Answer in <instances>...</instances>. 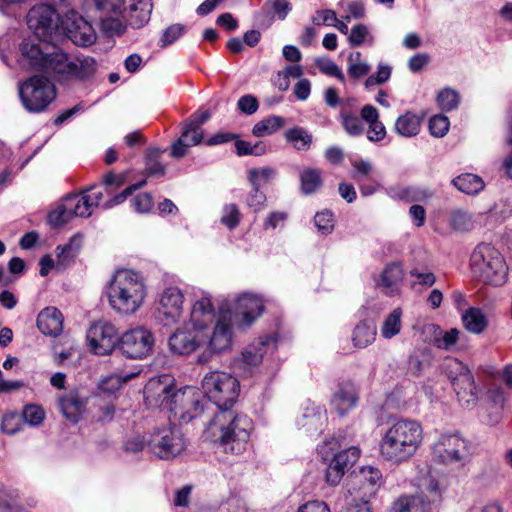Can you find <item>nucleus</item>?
Here are the masks:
<instances>
[{"instance_id": "28", "label": "nucleus", "mask_w": 512, "mask_h": 512, "mask_svg": "<svg viewBox=\"0 0 512 512\" xmlns=\"http://www.w3.org/2000/svg\"><path fill=\"white\" fill-rule=\"evenodd\" d=\"M357 478L361 483V486L359 487L361 497L362 499H365L376 493L380 486L382 474L378 468L366 466L361 468Z\"/></svg>"}, {"instance_id": "1", "label": "nucleus", "mask_w": 512, "mask_h": 512, "mask_svg": "<svg viewBox=\"0 0 512 512\" xmlns=\"http://www.w3.org/2000/svg\"><path fill=\"white\" fill-rule=\"evenodd\" d=\"M231 313L222 312L216 319L211 297L203 294L192 306L190 319L169 338L170 350L188 355L200 347L219 353L231 346Z\"/></svg>"}, {"instance_id": "32", "label": "nucleus", "mask_w": 512, "mask_h": 512, "mask_svg": "<svg viewBox=\"0 0 512 512\" xmlns=\"http://www.w3.org/2000/svg\"><path fill=\"white\" fill-rule=\"evenodd\" d=\"M76 201L73 195L67 197L64 202L48 214V222L53 227H59L76 215Z\"/></svg>"}, {"instance_id": "4", "label": "nucleus", "mask_w": 512, "mask_h": 512, "mask_svg": "<svg viewBox=\"0 0 512 512\" xmlns=\"http://www.w3.org/2000/svg\"><path fill=\"white\" fill-rule=\"evenodd\" d=\"M253 421L243 413L218 410L208 422L205 434L211 441L219 443L225 452L241 454L248 446Z\"/></svg>"}, {"instance_id": "23", "label": "nucleus", "mask_w": 512, "mask_h": 512, "mask_svg": "<svg viewBox=\"0 0 512 512\" xmlns=\"http://www.w3.org/2000/svg\"><path fill=\"white\" fill-rule=\"evenodd\" d=\"M63 315L55 307L44 308L37 317V327L46 336L56 337L63 330Z\"/></svg>"}, {"instance_id": "11", "label": "nucleus", "mask_w": 512, "mask_h": 512, "mask_svg": "<svg viewBox=\"0 0 512 512\" xmlns=\"http://www.w3.org/2000/svg\"><path fill=\"white\" fill-rule=\"evenodd\" d=\"M155 345L153 333L144 326L132 328L119 339L120 352L132 359H143L149 356Z\"/></svg>"}, {"instance_id": "58", "label": "nucleus", "mask_w": 512, "mask_h": 512, "mask_svg": "<svg viewBox=\"0 0 512 512\" xmlns=\"http://www.w3.org/2000/svg\"><path fill=\"white\" fill-rule=\"evenodd\" d=\"M185 31V26L182 24H173L164 30L158 44L160 47L164 48L171 44H173L177 39H179Z\"/></svg>"}, {"instance_id": "46", "label": "nucleus", "mask_w": 512, "mask_h": 512, "mask_svg": "<svg viewBox=\"0 0 512 512\" xmlns=\"http://www.w3.org/2000/svg\"><path fill=\"white\" fill-rule=\"evenodd\" d=\"M285 138L297 150H307L311 146L312 136L303 128L295 127L285 132Z\"/></svg>"}, {"instance_id": "12", "label": "nucleus", "mask_w": 512, "mask_h": 512, "mask_svg": "<svg viewBox=\"0 0 512 512\" xmlns=\"http://www.w3.org/2000/svg\"><path fill=\"white\" fill-rule=\"evenodd\" d=\"M184 294L177 286H167L159 294L156 318L164 326L177 323L183 315Z\"/></svg>"}, {"instance_id": "22", "label": "nucleus", "mask_w": 512, "mask_h": 512, "mask_svg": "<svg viewBox=\"0 0 512 512\" xmlns=\"http://www.w3.org/2000/svg\"><path fill=\"white\" fill-rule=\"evenodd\" d=\"M203 137V129H197L192 124L184 122L180 137L171 147V156L176 159L183 158L187 154L188 148L200 144Z\"/></svg>"}, {"instance_id": "45", "label": "nucleus", "mask_w": 512, "mask_h": 512, "mask_svg": "<svg viewBox=\"0 0 512 512\" xmlns=\"http://www.w3.org/2000/svg\"><path fill=\"white\" fill-rule=\"evenodd\" d=\"M284 125V119L281 116L272 115L257 122L252 129L256 137L271 135Z\"/></svg>"}, {"instance_id": "9", "label": "nucleus", "mask_w": 512, "mask_h": 512, "mask_svg": "<svg viewBox=\"0 0 512 512\" xmlns=\"http://www.w3.org/2000/svg\"><path fill=\"white\" fill-rule=\"evenodd\" d=\"M231 313V322L235 319L240 328H249L264 311V304L261 297L246 292L234 299L233 302L225 300L216 314V319L222 312Z\"/></svg>"}, {"instance_id": "54", "label": "nucleus", "mask_w": 512, "mask_h": 512, "mask_svg": "<svg viewBox=\"0 0 512 512\" xmlns=\"http://www.w3.org/2000/svg\"><path fill=\"white\" fill-rule=\"evenodd\" d=\"M147 181L141 180L138 183L132 184L128 187H126L121 193L115 195L111 199L107 200L103 204L104 209H110L116 205H119L123 203L130 195H132L136 190L144 187L146 185Z\"/></svg>"}, {"instance_id": "49", "label": "nucleus", "mask_w": 512, "mask_h": 512, "mask_svg": "<svg viewBox=\"0 0 512 512\" xmlns=\"http://www.w3.org/2000/svg\"><path fill=\"white\" fill-rule=\"evenodd\" d=\"M317 68L325 75L335 77L341 83H345V75L339 66L330 58L318 57L314 61Z\"/></svg>"}, {"instance_id": "42", "label": "nucleus", "mask_w": 512, "mask_h": 512, "mask_svg": "<svg viewBox=\"0 0 512 512\" xmlns=\"http://www.w3.org/2000/svg\"><path fill=\"white\" fill-rule=\"evenodd\" d=\"M388 194L392 198L405 200L407 202H421L431 196L427 190L417 187L390 188Z\"/></svg>"}, {"instance_id": "13", "label": "nucleus", "mask_w": 512, "mask_h": 512, "mask_svg": "<svg viewBox=\"0 0 512 512\" xmlns=\"http://www.w3.org/2000/svg\"><path fill=\"white\" fill-rule=\"evenodd\" d=\"M465 440L457 433L441 434L432 444L431 455L435 462L451 464L463 461L466 455Z\"/></svg>"}, {"instance_id": "3", "label": "nucleus", "mask_w": 512, "mask_h": 512, "mask_svg": "<svg viewBox=\"0 0 512 512\" xmlns=\"http://www.w3.org/2000/svg\"><path fill=\"white\" fill-rule=\"evenodd\" d=\"M143 397L148 406L168 409L185 423L201 416L207 404L199 386H145Z\"/></svg>"}, {"instance_id": "52", "label": "nucleus", "mask_w": 512, "mask_h": 512, "mask_svg": "<svg viewBox=\"0 0 512 512\" xmlns=\"http://www.w3.org/2000/svg\"><path fill=\"white\" fill-rule=\"evenodd\" d=\"M101 16L121 15L125 10L123 0H93Z\"/></svg>"}, {"instance_id": "8", "label": "nucleus", "mask_w": 512, "mask_h": 512, "mask_svg": "<svg viewBox=\"0 0 512 512\" xmlns=\"http://www.w3.org/2000/svg\"><path fill=\"white\" fill-rule=\"evenodd\" d=\"M20 101L30 113L44 111L55 99L54 84L46 77L34 75L18 84Z\"/></svg>"}, {"instance_id": "41", "label": "nucleus", "mask_w": 512, "mask_h": 512, "mask_svg": "<svg viewBox=\"0 0 512 512\" xmlns=\"http://www.w3.org/2000/svg\"><path fill=\"white\" fill-rule=\"evenodd\" d=\"M428 329L433 333V344L439 349L450 350L457 342L459 330L452 328L449 331H443L437 325H430Z\"/></svg>"}, {"instance_id": "61", "label": "nucleus", "mask_w": 512, "mask_h": 512, "mask_svg": "<svg viewBox=\"0 0 512 512\" xmlns=\"http://www.w3.org/2000/svg\"><path fill=\"white\" fill-rule=\"evenodd\" d=\"M449 119L444 115H434L429 120L430 133L435 137H443L449 130Z\"/></svg>"}, {"instance_id": "5", "label": "nucleus", "mask_w": 512, "mask_h": 512, "mask_svg": "<svg viewBox=\"0 0 512 512\" xmlns=\"http://www.w3.org/2000/svg\"><path fill=\"white\" fill-rule=\"evenodd\" d=\"M423 441L421 424L412 419H399L383 434L379 451L386 461L400 464L412 458Z\"/></svg>"}, {"instance_id": "64", "label": "nucleus", "mask_w": 512, "mask_h": 512, "mask_svg": "<svg viewBox=\"0 0 512 512\" xmlns=\"http://www.w3.org/2000/svg\"><path fill=\"white\" fill-rule=\"evenodd\" d=\"M101 27L102 29L110 34H121L124 32V26L120 20V15L101 16Z\"/></svg>"}, {"instance_id": "37", "label": "nucleus", "mask_w": 512, "mask_h": 512, "mask_svg": "<svg viewBox=\"0 0 512 512\" xmlns=\"http://www.w3.org/2000/svg\"><path fill=\"white\" fill-rule=\"evenodd\" d=\"M323 183L322 170L306 168L300 173V189L305 195L314 194Z\"/></svg>"}, {"instance_id": "6", "label": "nucleus", "mask_w": 512, "mask_h": 512, "mask_svg": "<svg viewBox=\"0 0 512 512\" xmlns=\"http://www.w3.org/2000/svg\"><path fill=\"white\" fill-rule=\"evenodd\" d=\"M146 295L142 275L129 269L116 271L107 288L110 306L124 315L135 313L142 306Z\"/></svg>"}, {"instance_id": "14", "label": "nucleus", "mask_w": 512, "mask_h": 512, "mask_svg": "<svg viewBox=\"0 0 512 512\" xmlns=\"http://www.w3.org/2000/svg\"><path fill=\"white\" fill-rule=\"evenodd\" d=\"M59 13L48 4H39L31 8L27 14V24L34 33L43 39L50 37L61 28Z\"/></svg>"}, {"instance_id": "48", "label": "nucleus", "mask_w": 512, "mask_h": 512, "mask_svg": "<svg viewBox=\"0 0 512 512\" xmlns=\"http://www.w3.org/2000/svg\"><path fill=\"white\" fill-rule=\"evenodd\" d=\"M450 225L456 231H469L474 227V220L471 213L457 209L451 213Z\"/></svg>"}, {"instance_id": "56", "label": "nucleus", "mask_w": 512, "mask_h": 512, "mask_svg": "<svg viewBox=\"0 0 512 512\" xmlns=\"http://www.w3.org/2000/svg\"><path fill=\"white\" fill-rule=\"evenodd\" d=\"M23 419L31 426L40 425L45 419V412L42 407L34 404L26 405L23 409Z\"/></svg>"}, {"instance_id": "18", "label": "nucleus", "mask_w": 512, "mask_h": 512, "mask_svg": "<svg viewBox=\"0 0 512 512\" xmlns=\"http://www.w3.org/2000/svg\"><path fill=\"white\" fill-rule=\"evenodd\" d=\"M89 397L83 390L74 388L58 396V406L63 416L72 423H78L87 409Z\"/></svg>"}, {"instance_id": "43", "label": "nucleus", "mask_w": 512, "mask_h": 512, "mask_svg": "<svg viewBox=\"0 0 512 512\" xmlns=\"http://www.w3.org/2000/svg\"><path fill=\"white\" fill-rule=\"evenodd\" d=\"M277 171L271 166L251 168L247 171V180L251 187L261 188L275 179Z\"/></svg>"}, {"instance_id": "7", "label": "nucleus", "mask_w": 512, "mask_h": 512, "mask_svg": "<svg viewBox=\"0 0 512 512\" xmlns=\"http://www.w3.org/2000/svg\"><path fill=\"white\" fill-rule=\"evenodd\" d=\"M473 275L486 285L503 286L508 280L509 267L503 254L488 243L478 244L470 256Z\"/></svg>"}, {"instance_id": "47", "label": "nucleus", "mask_w": 512, "mask_h": 512, "mask_svg": "<svg viewBox=\"0 0 512 512\" xmlns=\"http://www.w3.org/2000/svg\"><path fill=\"white\" fill-rule=\"evenodd\" d=\"M436 100L441 110L449 112L459 106L461 98L455 89L446 87L439 91Z\"/></svg>"}, {"instance_id": "34", "label": "nucleus", "mask_w": 512, "mask_h": 512, "mask_svg": "<svg viewBox=\"0 0 512 512\" xmlns=\"http://www.w3.org/2000/svg\"><path fill=\"white\" fill-rule=\"evenodd\" d=\"M432 354L428 348H416L409 355L407 362V374L419 376L424 369L431 364Z\"/></svg>"}, {"instance_id": "59", "label": "nucleus", "mask_w": 512, "mask_h": 512, "mask_svg": "<svg viewBox=\"0 0 512 512\" xmlns=\"http://www.w3.org/2000/svg\"><path fill=\"white\" fill-rule=\"evenodd\" d=\"M418 503L417 497L403 496L393 503L390 512H421Z\"/></svg>"}, {"instance_id": "63", "label": "nucleus", "mask_w": 512, "mask_h": 512, "mask_svg": "<svg viewBox=\"0 0 512 512\" xmlns=\"http://www.w3.org/2000/svg\"><path fill=\"white\" fill-rule=\"evenodd\" d=\"M392 68L389 65H379L376 73L370 75L365 80V87L371 88L374 85L386 83L391 76Z\"/></svg>"}, {"instance_id": "27", "label": "nucleus", "mask_w": 512, "mask_h": 512, "mask_svg": "<svg viewBox=\"0 0 512 512\" xmlns=\"http://www.w3.org/2000/svg\"><path fill=\"white\" fill-rule=\"evenodd\" d=\"M357 401L358 392L355 386H341L338 391L334 393L331 399V405L340 416H344L356 406Z\"/></svg>"}, {"instance_id": "33", "label": "nucleus", "mask_w": 512, "mask_h": 512, "mask_svg": "<svg viewBox=\"0 0 512 512\" xmlns=\"http://www.w3.org/2000/svg\"><path fill=\"white\" fill-rule=\"evenodd\" d=\"M403 275V270L399 264L392 263L385 267L381 274L380 285L385 289L386 294L394 295L398 293Z\"/></svg>"}, {"instance_id": "60", "label": "nucleus", "mask_w": 512, "mask_h": 512, "mask_svg": "<svg viewBox=\"0 0 512 512\" xmlns=\"http://www.w3.org/2000/svg\"><path fill=\"white\" fill-rule=\"evenodd\" d=\"M314 223L318 231L324 235L330 234L334 229L333 215L328 210L317 212Z\"/></svg>"}, {"instance_id": "51", "label": "nucleus", "mask_w": 512, "mask_h": 512, "mask_svg": "<svg viewBox=\"0 0 512 512\" xmlns=\"http://www.w3.org/2000/svg\"><path fill=\"white\" fill-rule=\"evenodd\" d=\"M348 41L352 47H358L361 46L364 42H368L370 45L373 44L374 37L369 32L366 25L356 24L351 29Z\"/></svg>"}, {"instance_id": "15", "label": "nucleus", "mask_w": 512, "mask_h": 512, "mask_svg": "<svg viewBox=\"0 0 512 512\" xmlns=\"http://www.w3.org/2000/svg\"><path fill=\"white\" fill-rule=\"evenodd\" d=\"M117 330L107 321H98L87 331V340L91 350L98 355L110 354L119 345Z\"/></svg>"}, {"instance_id": "40", "label": "nucleus", "mask_w": 512, "mask_h": 512, "mask_svg": "<svg viewBox=\"0 0 512 512\" xmlns=\"http://www.w3.org/2000/svg\"><path fill=\"white\" fill-rule=\"evenodd\" d=\"M340 122L344 131L351 137L362 136L365 132L363 119L357 116L354 112L349 110H342L340 112Z\"/></svg>"}, {"instance_id": "53", "label": "nucleus", "mask_w": 512, "mask_h": 512, "mask_svg": "<svg viewBox=\"0 0 512 512\" xmlns=\"http://www.w3.org/2000/svg\"><path fill=\"white\" fill-rule=\"evenodd\" d=\"M360 456V449L358 447H350L335 454L332 458L339 467L347 471L358 460Z\"/></svg>"}, {"instance_id": "62", "label": "nucleus", "mask_w": 512, "mask_h": 512, "mask_svg": "<svg viewBox=\"0 0 512 512\" xmlns=\"http://www.w3.org/2000/svg\"><path fill=\"white\" fill-rule=\"evenodd\" d=\"M266 195L258 187H252L246 198L247 206L253 212H259L266 205Z\"/></svg>"}, {"instance_id": "30", "label": "nucleus", "mask_w": 512, "mask_h": 512, "mask_svg": "<svg viewBox=\"0 0 512 512\" xmlns=\"http://www.w3.org/2000/svg\"><path fill=\"white\" fill-rule=\"evenodd\" d=\"M376 324L372 319L360 321L353 331L352 341L357 348H366L375 341Z\"/></svg>"}, {"instance_id": "2", "label": "nucleus", "mask_w": 512, "mask_h": 512, "mask_svg": "<svg viewBox=\"0 0 512 512\" xmlns=\"http://www.w3.org/2000/svg\"><path fill=\"white\" fill-rule=\"evenodd\" d=\"M18 63L23 69H33L53 75L59 81H88L97 70L95 58L71 55L48 42L28 38L20 44Z\"/></svg>"}, {"instance_id": "17", "label": "nucleus", "mask_w": 512, "mask_h": 512, "mask_svg": "<svg viewBox=\"0 0 512 512\" xmlns=\"http://www.w3.org/2000/svg\"><path fill=\"white\" fill-rule=\"evenodd\" d=\"M60 30L78 46H90L96 41L93 27L75 12L61 22Z\"/></svg>"}, {"instance_id": "57", "label": "nucleus", "mask_w": 512, "mask_h": 512, "mask_svg": "<svg viewBox=\"0 0 512 512\" xmlns=\"http://www.w3.org/2000/svg\"><path fill=\"white\" fill-rule=\"evenodd\" d=\"M21 420L17 413H4L1 421V431L7 435H13L21 430Z\"/></svg>"}, {"instance_id": "21", "label": "nucleus", "mask_w": 512, "mask_h": 512, "mask_svg": "<svg viewBox=\"0 0 512 512\" xmlns=\"http://www.w3.org/2000/svg\"><path fill=\"white\" fill-rule=\"evenodd\" d=\"M207 402L214 403L219 410L231 411L240 395V386H202Z\"/></svg>"}, {"instance_id": "24", "label": "nucleus", "mask_w": 512, "mask_h": 512, "mask_svg": "<svg viewBox=\"0 0 512 512\" xmlns=\"http://www.w3.org/2000/svg\"><path fill=\"white\" fill-rule=\"evenodd\" d=\"M361 117L368 124L367 138L371 142H380L386 137V128L380 121L379 111L371 104L361 108Z\"/></svg>"}, {"instance_id": "26", "label": "nucleus", "mask_w": 512, "mask_h": 512, "mask_svg": "<svg viewBox=\"0 0 512 512\" xmlns=\"http://www.w3.org/2000/svg\"><path fill=\"white\" fill-rule=\"evenodd\" d=\"M491 386H457L454 390L460 406L464 409H473L480 406Z\"/></svg>"}, {"instance_id": "20", "label": "nucleus", "mask_w": 512, "mask_h": 512, "mask_svg": "<svg viewBox=\"0 0 512 512\" xmlns=\"http://www.w3.org/2000/svg\"><path fill=\"white\" fill-rule=\"evenodd\" d=\"M504 393L501 386H492L486 391L483 402L478 407V416L486 425L494 426L502 418Z\"/></svg>"}, {"instance_id": "10", "label": "nucleus", "mask_w": 512, "mask_h": 512, "mask_svg": "<svg viewBox=\"0 0 512 512\" xmlns=\"http://www.w3.org/2000/svg\"><path fill=\"white\" fill-rule=\"evenodd\" d=\"M148 445L154 455L160 459H173L186 449V440L176 427H164L156 430L150 437Z\"/></svg>"}, {"instance_id": "31", "label": "nucleus", "mask_w": 512, "mask_h": 512, "mask_svg": "<svg viewBox=\"0 0 512 512\" xmlns=\"http://www.w3.org/2000/svg\"><path fill=\"white\" fill-rule=\"evenodd\" d=\"M445 373L452 384H474V378L468 367L461 361L452 358L446 361Z\"/></svg>"}, {"instance_id": "35", "label": "nucleus", "mask_w": 512, "mask_h": 512, "mask_svg": "<svg viewBox=\"0 0 512 512\" xmlns=\"http://www.w3.org/2000/svg\"><path fill=\"white\" fill-rule=\"evenodd\" d=\"M151 10V0H132L129 4L131 24L136 28L144 26L150 19Z\"/></svg>"}, {"instance_id": "25", "label": "nucleus", "mask_w": 512, "mask_h": 512, "mask_svg": "<svg viewBox=\"0 0 512 512\" xmlns=\"http://www.w3.org/2000/svg\"><path fill=\"white\" fill-rule=\"evenodd\" d=\"M76 201V215L87 218L91 216L93 209L100 205L103 192L100 187L92 186L82 192L81 195H73Z\"/></svg>"}, {"instance_id": "55", "label": "nucleus", "mask_w": 512, "mask_h": 512, "mask_svg": "<svg viewBox=\"0 0 512 512\" xmlns=\"http://www.w3.org/2000/svg\"><path fill=\"white\" fill-rule=\"evenodd\" d=\"M131 206L139 214H148L154 206V200L150 193H140L131 200Z\"/></svg>"}, {"instance_id": "19", "label": "nucleus", "mask_w": 512, "mask_h": 512, "mask_svg": "<svg viewBox=\"0 0 512 512\" xmlns=\"http://www.w3.org/2000/svg\"><path fill=\"white\" fill-rule=\"evenodd\" d=\"M277 348V335L269 334L261 336L257 341L248 345L242 352L240 366L244 369V374L250 373L251 368L261 363L263 355Z\"/></svg>"}, {"instance_id": "39", "label": "nucleus", "mask_w": 512, "mask_h": 512, "mask_svg": "<svg viewBox=\"0 0 512 512\" xmlns=\"http://www.w3.org/2000/svg\"><path fill=\"white\" fill-rule=\"evenodd\" d=\"M403 311L400 307L393 309L384 319L380 329L384 339H391L397 336L402 328Z\"/></svg>"}, {"instance_id": "38", "label": "nucleus", "mask_w": 512, "mask_h": 512, "mask_svg": "<svg viewBox=\"0 0 512 512\" xmlns=\"http://www.w3.org/2000/svg\"><path fill=\"white\" fill-rule=\"evenodd\" d=\"M452 182L458 190L470 195L478 194L485 186L482 178L472 173L459 175Z\"/></svg>"}, {"instance_id": "36", "label": "nucleus", "mask_w": 512, "mask_h": 512, "mask_svg": "<svg viewBox=\"0 0 512 512\" xmlns=\"http://www.w3.org/2000/svg\"><path fill=\"white\" fill-rule=\"evenodd\" d=\"M464 327L471 333L480 334L487 327V318L480 308L470 307L462 314Z\"/></svg>"}, {"instance_id": "16", "label": "nucleus", "mask_w": 512, "mask_h": 512, "mask_svg": "<svg viewBox=\"0 0 512 512\" xmlns=\"http://www.w3.org/2000/svg\"><path fill=\"white\" fill-rule=\"evenodd\" d=\"M328 422L326 409L319 404L306 401L301 410L300 416L297 418V426L303 430L309 437L320 435Z\"/></svg>"}, {"instance_id": "29", "label": "nucleus", "mask_w": 512, "mask_h": 512, "mask_svg": "<svg viewBox=\"0 0 512 512\" xmlns=\"http://www.w3.org/2000/svg\"><path fill=\"white\" fill-rule=\"evenodd\" d=\"M422 118L412 111L400 115L394 124V131L406 138L416 136L421 129Z\"/></svg>"}, {"instance_id": "50", "label": "nucleus", "mask_w": 512, "mask_h": 512, "mask_svg": "<svg viewBox=\"0 0 512 512\" xmlns=\"http://www.w3.org/2000/svg\"><path fill=\"white\" fill-rule=\"evenodd\" d=\"M361 53H351L348 56L349 66H348V74L353 79H359L365 75H367L371 69L370 65L366 62L360 60Z\"/></svg>"}, {"instance_id": "44", "label": "nucleus", "mask_w": 512, "mask_h": 512, "mask_svg": "<svg viewBox=\"0 0 512 512\" xmlns=\"http://www.w3.org/2000/svg\"><path fill=\"white\" fill-rule=\"evenodd\" d=\"M83 237L80 234L74 235L67 244L56 248L57 258L61 265H67L78 253L82 245Z\"/></svg>"}]
</instances>
